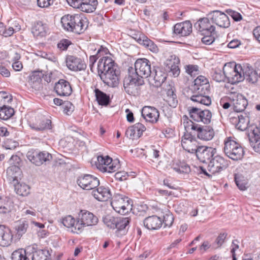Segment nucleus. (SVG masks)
<instances>
[{
    "instance_id": "nucleus-1",
    "label": "nucleus",
    "mask_w": 260,
    "mask_h": 260,
    "mask_svg": "<svg viewBox=\"0 0 260 260\" xmlns=\"http://www.w3.org/2000/svg\"><path fill=\"white\" fill-rule=\"evenodd\" d=\"M247 104V101L241 94L236 92H229V108L232 107L234 111L229 114V119L235 128L241 131L246 130L249 123L248 116L239 114L245 110Z\"/></svg>"
},
{
    "instance_id": "nucleus-2",
    "label": "nucleus",
    "mask_w": 260,
    "mask_h": 260,
    "mask_svg": "<svg viewBox=\"0 0 260 260\" xmlns=\"http://www.w3.org/2000/svg\"><path fill=\"white\" fill-rule=\"evenodd\" d=\"M229 83L234 84L242 81L244 79L249 83H255L258 79L257 72L251 67L243 69L240 64L235 62H229Z\"/></svg>"
},
{
    "instance_id": "nucleus-3",
    "label": "nucleus",
    "mask_w": 260,
    "mask_h": 260,
    "mask_svg": "<svg viewBox=\"0 0 260 260\" xmlns=\"http://www.w3.org/2000/svg\"><path fill=\"white\" fill-rule=\"evenodd\" d=\"M193 83L192 85L193 94L190 97V100L204 105H210L211 99L206 95L209 87L208 79L205 76H199L194 80Z\"/></svg>"
},
{
    "instance_id": "nucleus-4",
    "label": "nucleus",
    "mask_w": 260,
    "mask_h": 260,
    "mask_svg": "<svg viewBox=\"0 0 260 260\" xmlns=\"http://www.w3.org/2000/svg\"><path fill=\"white\" fill-rule=\"evenodd\" d=\"M97 55L98 57H100L98 63L99 74L115 68L114 61L107 48L101 47L97 52Z\"/></svg>"
},
{
    "instance_id": "nucleus-5",
    "label": "nucleus",
    "mask_w": 260,
    "mask_h": 260,
    "mask_svg": "<svg viewBox=\"0 0 260 260\" xmlns=\"http://www.w3.org/2000/svg\"><path fill=\"white\" fill-rule=\"evenodd\" d=\"M99 222L98 217L92 212L87 210H81L77 216V232L82 233L84 228L95 225Z\"/></svg>"
},
{
    "instance_id": "nucleus-6",
    "label": "nucleus",
    "mask_w": 260,
    "mask_h": 260,
    "mask_svg": "<svg viewBox=\"0 0 260 260\" xmlns=\"http://www.w3.org/2000/svg\"><path fill=\"white\" fill-rule=\"evenodd\" d=\"M96 168L103 173H111L116 171L120 166L117 159H113L108 155H99L95 163Z\"/></svg>"
},
{
    "instance_id": "nucleus-7",
    "label": "nucleus",
    "mask_w": 260,
    "mask_h": 260,
    "mask_svg": "<svg viewBox=\"0 0 260 260\" xmlns=\"http://www.w3.org/2000/svg\"><path fill=\"white\" fill-rule=\"evenodd\" d=\"M113 209L120 214H126L132 209V201L127 197L121 194L115 195L111 202Z\"/></svg>"
},
{
    "instance_id": "nucleus-8",
    "label": "nucleus",
    "mask_w": 260,
    "mask_h": 260,
    "mask_svg": "<svg viewBox=\"0 0 260 260\" xmlns=\"http://www.w3.org/2000/svg\"><path fill=\"white\" fill-rule=\"evenodd\" d=\"M143 82L137 74H129L123 80L124 90L129 94H135L138 91V86L143 84Z\"/></svg>"
},
{
    "instance_id": "nucleus-9",
    "label": "nucleus",
    "mask_w": 260,
    "mask_h": 260,
    "mask_svg": "<svg viewBox=\"0 0 260 260\" xmlns=\"http://www.w3.org/2000/svg\"><path fill=\"white\" fill-rule=\"evenodd\" d=\"M181 146L188 153H196L199 149V143L194 136L188 133H184L181 137Z\"/></svg>"
},
{
    "instance_id": "nucleus-10",
    "label": "nucleus",
    "mask_w": 260,
    "mask_h": 260,
    "mask_svg": "<svg viewBox=\"0 0 260 260\" xmlns=\"http://www.w3.org/2000/svg\"><path fill=\"white\" fill-rule=\"evenodd\" d=\"M135 73L132 74H137L141 79L143 77L147 78L151 73V64L150 61L145 58L137 59L135 63Z\"/></svg>"
},
{
    "instance_id": "nucleus-11",
    "label": "nucleus",
    "mask_w": 260,
    "mask_h": 260,
    "mask_svg": "<svg viewBox=\"0 0 260 260\" xmlns=\"http://www.w3.org/2000/svg\"><path fill=\"white\" fill-rule=\"evenodd\" d=\"M244 150L235 138L229 137V158L233 160L242 159Z\"/></svg>"
},
{
    "instance_id": "nucleus-12",
    "label": "nucleus",
    "mask_w": 260,
    "mask_h": 260,
    "mask_svg": "<svg viewBox=\"0 0 260 260\" xmlns=\"http://www.w3.org/2000/svg\"><path fill=\"white\" fill-rule=\"evenodd\" d=\"M78 185L83 189L92 190L99 186V179L93 175H85L80 176L77 180Z\"/></svg>"
},
{
    "instance_id": "nucleus-13",
    "label": "nucleus",
    "mask_w": 260,
    "mask_h": 260,
    "mask_svg": "<svg viewBox=\"0 0 260 260\" xmlns=\"http://www.w3.org/2000/svg\"><path fill=\"white\" fill-rule=\"evenodd\" d=\"M66 64L69 70L74 72L83 71L86 68V64L84 60L74 55L67 57Z\"/></svg>"
},
{
    "instance_id": "nucleus-14",
    "label": "nucleus",
    "mask_w": 260,
    "mask_h": 260,
    "mask_svg": "<svg viewBox=\"0 0 260 260\" xmlns=\"http://www.w3.org/2000/svg\"><path fill=\"white\" fill-rule=\"evenodd\" d=\"M141 114L144 119L151 123H156L159 117L158 110L151 106H144L142 109Z\"/></svg>"
},
{
    "instance_id": "nucleus-15",
    "label": "nucleus",
    "mask_w": 260,
    "mask_h": 260,
    "mask_svg": "<svg viewBox=\"0 0 260 260\" xmlns=\"http://www.w3.org/2000/svg\"><path fill=\"white\" fill-rule=\"evenodd\" d=\"M100 75L103 81L109 86L115 87L119 83V75L115 68L100 74Z\"/></svg>"
},
{
    "instance_id": "nucleus-16",
    "label": "nucleus",
    "mask_w": 260,
    "mask_h": 260,
    "mask_svg": "<svg viewBox=\"0 0 260 260\" xmlns=\"http://www.w3.org/2000/svg\"><path fill=\"white\" fill-rule=\"evenodd\" d=\"M197 28L202 35L215 34V27L208 18L200 19L197 22Z\"/></svg>"
},
{
    "instance_id": "nucleus-17",
    "label": "nucleus",
    "mask_w": 260,
    "mask_h": 260,
    "mask_svg": "<svg viewBox=\"0 0 260 260\" xmlns=\"http://www.w3.org/2000/svg\"><path fill=\"white\" fill-rule=\"evenodd\" d=\"M215 153V148L211 147L200 146L196 154L201 161L207 162L211 160V159Z\"/></svg>"
},
{
    "instance_id": "nucleus-18",
    "label": "nucleus",
    "mask_w": 260,
    "mask_h": 260,
    "mask_svg": "<svg viewBox=\"0 0 260 260\" xmlns=\"http://www.w3.org/2000/svg\"><path fill=\"white\" fill-rule=\"evenodd\" d=\"M225 159L220 156H216L208 165V170L212 175L220 172L225 166Z\"/></svg>"
},
{
    "instance_id": "nucleus-19",
    "label": "nucleus",
    "mask_w": 260,
    "mask_h": 260,
    "mask_svg": "<svg viewBox=\"0 0 260 260\" xmlns=\"http://www.w3.org/2000/svg\"><path fill=\"white\" fill-rule=\"evenodd\" d=\"M192 29L191 23L189 21H185L176 24L174 26V32L180 36L185 37L190 34Z\"/></svg>"
},
{
    "instance_id": "nucleus-20",
    "label": "nucleus",
    "mask_w": 260,
    "mask_h": 260,
    "mask_svg": "<svg viewBox=\"0 0 260 260\" xmlns=\"http://www.w3.org/2000/svg\"><path fill=\"white\" fill-rule=\"evenodd\" d=\"M195 134L198 139L205 141L212 140L214 136V129L207 125H200Z\"/></svg>"
},
{
    "instance_id": "nucleus-21",
    "label": "nucleus",
    "mask_w": 260,
    "mask_h": 260,
    "mask_svg": "<svg viewBox=\"0 0 260 260\" xmlns=\"http://www.w3.org/2000/svg\"><path fill=\"white\" fill-rule=\"evenodd\" d=\"M54 90L60 96H68L71 94L72 89L69 82L60 79L55 84Z\"/></svg>"
},
{
    "instance_id": "nucleus-22",
    "label": "nucleus",
    "mask_w": 260,
    "mask_h": 260,
    "mask_svg": "<svg viewBox=\"0 0 260 260\" xmlns=\"http://www.w3.org/2000/svg\"><path fill=\"white\" fill-rule=\"evenodd\" d=\"M92 195L97 200L105 202L111 198V193L108 187L100 186L96 189H93Z\"/></svg>"
},
{
    "instance_id": "nucleus-23",
    "label": "nucleus",
    "mask_w": 260,
    "mask_h": 260,
    "mask_svg": "<svg viewBox=\"0 0 260 260\" xmlns=\"http://www.w3.org/2000/svg\"><path fill=\"white\" fill-rule=\"evenodd\" d=\"M179 63V58L175 55L170 56L166 61L167 70L171 72L175 77L178 76L180 74Z\"/></svg>"
},
{
    "instance_id": "nucleus-24",
    "label": "nucleus",
    "mask_w": 260,
    "mask_h": 260,
    "mask_svg": "<svg viewBox=\"0 0 260 260\" xmlns=\"http://www.w3.org/2000/svg\"><path fill=\"white\" fill-rule=\"evenodd\" d=\"M13 235L11 230L5 226L0 225V245L3 247L8 246L12 241Z\"/></svg>"
},
{
    "instance_id": "nucleus-25",
    "label": "nucleus",
    "mask_w": 260,
    "mask_h": 260,
    "mask_svg": "<svg viewBox=\"0 0 260 260\" xmlns=\"http://www.w3.org/2000/svg\"><path fill=\"white\" fill-rule=\"evenodd\" d=\"M210 15L212 22L221 27L226 28L228 16L225 13L219 11H214Z\"/></svg>"
},
{
    "instance_id": "nucleus-26",
    "label": "nucleus",
    "mask_w": 260,
    "mask_h": 260,
    "mask_svg": "<svg viewBox=\"0 0 260 260\" xmlns=\"http://www.w3.org/2000/svg\"><path fill=\"white\" fill-rule=\"evenodd\" d=\"M162 224L161 219L156 215L149 216L144 220V226L150 230L160 229Z\"/></svg>"
},
{
    "instance_id": "nucleus-27",
    "label": "nucleus",
    "mask_w": 260,
    "mask_h": 260,
    "mask_svg": "<svg viewBox=\"0 0 260 260\" xmlns=\"http://www.w3.org/2000/svg\"><path fill=\"white\" fill-rule=\"evenodd\" d=\"M79 17L69 14L65 15L61 18V23L62 27L66 30L71 31L73 30V23L79 22Z\"/></svg>"
},
{
    "instance_id": "nucleus-28",
    "label": "nucleus",
    "mask_w": 260,
    "mask_h": 260,
    "mask_svg": "<svg viewBox=\"0 0 260 260\" xmlns=\"http://www.w3.org/2000/svg\"><path fill=\"white\" fill-rule=\"evenodd\" d=\"M7 178L11 182L18 181L22 172L20 168L16 165L9 167L6 170Z\"/></svg>"
},
{
    "instance_id": "nucleus-29",
    "label": "nucleus",
    "mask_w": 260,
    "mask_h": 260,
    "mask_svg": "<svg viewBox=\"0 0 260 260\" xmlns=\"http://www.w3.org/2000/svg\"><path fill=\"white\" fill-rule=\"evenodd\" d=\"M146 129L145 126L140 122L136 123L132 126L130 127L127 131L130 137L133 138H140Z\"/></svg>"
},
{
    "instance_id": "nucleus-30",
    "label": "nucleus",
    "mask_w": 260,
    "mask_h": 260,
    "mask_svg": "<svg viewBox=\"0 0 260 260\" xmlns=\"http://www.w3.org/2000/svg\"><path fill=\"white\" fill-rule=\"evenodd\" d=\"M61 222L64 226L70 229L72 233L76 234H81L80 232H77L78 229H76L77 218L75 219L71 215H67L62 218Z\"/></svg>"
},
{
    "instance_id": "nucleus-31",
    "label": "nucleus",
    "mask_w": 260,
    "mask_h": 260,
    "mask_svg": "<svg viewBox=\"0 0 260 260\" xmlns=\"http://www.w3.org/2000/svg\"><path fill=\"white\" fill-rule=\"evenodd\" d=\"M42 73L40 71H34L29 76L27 82L28 86L32 89H36L38 88L41 82V77Z\"/></svg>"
},
{
    "instance_id": "nucleus-32",
    "label": "nucleus",
    "mask_w": 260,
    "mask_h": 260,
    "mask_svg": "<svg viewBox=\"0 0 260 260\" xmlns=\"http://www.w3.org/2000/svg\"><path fill=\"white\" fill-rule=\"evenodd\" d=\"M48 31V27L46 24L42 22L35 23L31 29L33 35L37 37H43L46 36Z\"/></svg>"
},
{
    "instance_id": "nucleus-33",
    "label": "nucleus",
    "mask_w": 260,
    "mask_h": 260,
    "mask_svg": "<svg viewBox=\"0 0 260 260\" xmlns=\"http://www.w3.org/2000/svg\"><path fill=\"white\" fill-rule=\"evenodd\" d=\"M13 207V202L8 197L0 194V213L9 212Z\"/></svg>"
},
{
    "instance_id": "nucleus-34",
    "label": "nucleus",
    "mask_w": 260,
    "mask_h": 260,
    "mask_svg": "<svg viewBox=\"0 0 260 260\" xmlns=\"http://www.w3.org/2000/svg\"><path fill=\"white\" fill-rule=\"evenodd\" d=\"M74 16H78V17H79V19L80 21L79 22H75V23H73V30L72 31L80 34L84 32L87 28V21L86 19L81 15L75 14L74 15Z\"/></svg>"
},
{
    "instance_id": "nucleus-35",
    "label": "nucleus",
    "mask_w": 260,
    "mask_h": 260,
    "mask_svg": "<svg viewBox=\"0 0 260 260\" xmlns=\"http://www.w3.org/2000/svg\"><path fill=\"white\" fill-rule=\"evenodd\" d=\"M172 168L179 174H187L190 171V167L186 162L179 160L174 161Z\"/></svg>"
},
{
    "instance_id": "nucleus-36",
    "label": "nucleus",
    "mask_w": 260,
    "mask_h": 260,
    "mask_svg": "<svg viewBox=\"0 0 260 260\" xmlns=\"http://www.w3.org/2000/svg\"><path fill=\"white\" fill-rule=\"evenodd\" d=\"M182 121L183 125L186 131L185 133H188L190 134L193 133L195 134L200 126V125L193 122L185 115L183 116Z\"/></svg>"
},
{
    "instance_id": "nucleus-37",
    "label": "nucleus",
    "mask_w": 260,
    "mask_h": 260,
    "mask_svg": "<svg viewBox=\"0 0 260 260\" xmlns=\"http://www.w3.org/2000/svg\"><path fill=\"white\" fill-rule=\"evenodd\" d=\"M34 246H28L26 249H19L14 251L12 254V260H29L26 256V251L34 249Z\"/></svg>"
},
{
    "instance_id": "nucleus-38",
    "label": "nucleus",
    "mask_w": 260,
    "mask_h": 260,
    "mask_svg": "<svg viewBox=\"0 0 260 260\" xmlns=\"http://www.w3.org/2000/svg\"><path fill=\"white\" fill-rule=\"evenodd\" d=\"M51 121L49 119H38L36 122L32 123L30 126L32 128L37 131H44L51 128Z\"/></svg>"
},
{
    "instance_id": "nucleus-39",
    "label": "nucleus",
    "mask_w": 260,
    "mask_h": 260,
    "mask_svg": "<svg viewBox=\"0 0 260 260\" xmlns=\"http://www.w3.org/2000/svg\"><path fill=\"white\" fill-rule=\"evenodd\" d=\"M98 5L97 0H83L80 9L86 13L92 12L95 10Z\"/></svg>"
},
{
    "instance_id": "nucleus-40",
    "label": "nucleus",
    "mask_w": 260,
    "mask_h": 260,
    "mask_svg": "<svg viewBox=\"0 0 260 260\" xmlns=\"http://www.w3.org/2000/svg\"><path fill=\"white\" fill-rule=\"evenodd\" d=\"M169 88H166V96H165V101L167 103L172 107H175L177 104V100L176 95L174 93V90L169 85Z\"/></svg>"
},
{
    "instance_id": "nucleus-41",
    "label": "nucleus",
    "mask_w": 260,
    "mask_h": 260,
    "mask_svg": "<svg viewBox=\"0 0 260 260\" xmlns=\"http://www.w3.org/2000/svg\"><path fill=\"white\" fill-rule=\"evenodd\" d=\"M16 193L22 197L28 196L30 193V187L28 185L23 183H18L14 185Z\"/></svg>"
},
{
    "instance_id": "nucleus-42",
    "label": "nucleus",
    "mask_w": 260,
    "mask_h": 260,
    "mask_svg": "<svg viewBox=\"0 0 260 260\" xmlns=\"http://www.w3.org/2000/svg\"><path fill=\"white\" fill-rule=\"evenodd\" d=\"M14 114L13 108L6 106H2L0 108V118L4 120L10 119Z\"/></svg>"
},
{
    "instance_id": "nucleus-43",
    "label": "nucleus",
    "mask_w": 260,
    "mask_h": 260,
    "mask_svg": "<svg viewBox=\"0 0 260 260\" xmlns=\"http://www.w3.org/2000/svg\"><path fill=\"white\" fill-rule=\"evenodd\" d=\"M96 100L101 105H107L109 102V96L99 89L94 90Z\"/></svg>"
},
{
    "instance_id": "nucleus-44",
    "label": "nucleus",
    "mask_w": 260,
    "mask_h": 260,
    "mask_svg": "<svg viewBox=\"0 0 260 260\" xmlns=\"http://www.w3.org/2000/svg\"><path fill=\"white\" fill-rule=\"evenodd\" d=\"M166 78L167 75L165 73L162 72L160 69L156 70L153 77L155 86L156 87L161 86Z\"/></svg>"
},
{
    "instance_id": "nucleus-45",
    "label": "nucleus",
    "mask_w": 260,
    "mask_h": 260,
    "mask_svg": "<svg viewBox=\"0 0 260 260\" xmlns=\"http://www.w3.org/2000/svg\"><path fill=\"white\" fill-rule=\"evenodd\" d=\"M32 253V260H50L48 251L40 249Z\"/></svg>"
},
{
    "instance_id": "nucleus-46",
    "label": "nucleus",
    "mask_w": 260,
    "mask_h": 260,
    "mask_svg": "<svg viewBox=\"0 0 260 260\" xmlns=\"http://www.w3.org/2000/svg\"><path fill=\"white\" fill-rule=\"evenodd\" d=\"M141 45L153 53H157L158 51L157 45L147 36Z\"/></svg>"
},
{
    "instance_id": "nucleus-47",
    "label": "nucleus",
    "mask_w": 260,
    "mask_h": 260,
    "mask_svg": "<svg viewBox=\"0 0 260 260\" xmlns=\"http://www.w3.org/2000/svg\"><path fill=\"white\" fill-rule=\"evenodd\" d=\"M188 111L190 117L194 121L199 122L201 120V116L203 110L195 107H189L188 109Z\"/></svg>"
},
{
    "instance_id": "nucleus-48",
    "label": "nucleus",
    "mask_w": 260,
    "mask_h": 260,
    "mask_svg": "<svg viewBox=\"0 0 260 260\" xmlns=\"http://www.w3.org/2000/svg\"><path fill=\"white\" fill-rule=\"evenodd\" d=\"M117 217L111 214H107L103 217V220L105 224L111 229H115L116 227Z\"/></svg>"
},
{
    "instance_id": "nucleus-49",
    "label": "nucleus",
    "mask_w": 260,
    "mask_h": 260,
    "mask_svg": "<svg viewBox=\"0 0 260 260\" xmlns=\"http://www.w3.org/2000/svg\"><path fill=\"white\" fill-rule=\"evenodd\" d=\"M27 157L32 164L37 165H41V161L39 157V152L36 151H30L27 152Z\"/></svg>"
},
{
    "instance_id": "nucleus-50",
    "label": "nucleus",
    "mask_w": 260,
    "mask_h": 260,
    "mask_svg": "<svg viewBox=\"0 0 260 260\" xmlns=\"http://www.w3.org/2000/svg\"><path fill=\"white\" fill-rule=\"evenodd\" d=\"M28 226V224L26 221H18L15 226V230L17 232V234L19 235H22L26 232Z\"/></svg>"
},
{
    "instance_id": "nucleus-51",
    "label": "nucleus",
    "mask_w": 260,
    "mask_h": 260,
    "mask_svg": "<svg viewBox=\"0 0 260 260\" xmlns=\"http://www.w3.org/2000/svg\"><path fill=\"white\" fill-rule=\"evenodd\" d=\"M130 219L128 217L117 218L116 220V227L118 230H122L125 228L129 223Z\"/></svg>"
},
{
    "instance_id": "nucleus-52",
    "label": "nucleus",
    "mask_w": 260,
    "mask_h": 260,
    "mask_svg": "<svg viewBox=\"0 0 260 260\" xmlns=\"http://www.w3.org/2000/svg\"><path fill=\"white\" fill-rule=\"evenodd\" d=\"M14 32L13 27H9L6 28L2 22H0V35L5 37L12 36Z\"/></svg>"
},
{
    "instance_id": "nucleus-53",
    "label": "nucleus",
    "mask_w": 260,
    "mask_h": 260,
    "mask_svg": "<svg viewBox=\"0 0 260 260\" xmlns=\"http://www.w3.org/2000/svg\"><path fill=\"white\" fill-rule=\"evenodd\" d=\"M12 96L6 92H0V105L5 106L12 101Z\"/></svg>"
},
{
    "instance_id": "nucleus-54",
    "label": "nucleus",
    "mask_w": 260,
    "mask_h": 260,
    "mask_svg": "<svg viewBox=\"0 0 260 260\" xmlns=\"http://www.w3.org/2000/svg\"><path fill=\"white\" fill-rule=\"evenodd\" d=\"M174 220L173 215L171 213L168 212L164 215L162 222L164 224L165 226L170 228L172 225Z\"/></svg>"
},
{
    "instance_id": "nucleus-55",
    "label": "nucleus",
    "mask_w": 260,
    "mask_h": 260,
    "mask_svg": "<svg viewBox=\"0 0 260 260\" xmlns=\"http://www.w3.org/2000/svg\"><path fill=\"white\" fill-rule=\"evenodd\" d=\"M249 140L250 145L260 142V132L258 129H254L252 133L249 135Z\"/></svg>"
},
{
    "instance_id": "nucleus-56",
    "label": "nucleus",
    "mask_w": 260,
    "mask_h": 260,
    "mask_svg": "<svg viewBox=\"0 0 260 260\" xmlns=\"http://www.w3.org/2000/svg\"><path fill=\"white\" fill-rule=\"evenodd\" d=\"M186 72L191 76L198 75L199 73V67L197 65L188 64L184 67Z\"/></svg>"
},
{
    "instance_id": "nucleus-57",
    "label": "nucleus",
    "mask_w": 260,
    "mask_h": 260,
    "mask_svg": "<svg viewBox=\"0 0 260 260\" xmlns=\"http://www.w3.org/2000/svg\"><path fill=\"white\" fill-rule=\"evenodd\" d=\"M211 117L212 113L209 110H203V112L201 116V120H200L199 122H202L204 123L208 124L210 122Z\"/></svg>"
},
{
    "instance_id": "nucleus-58",
    "label": "nucleus",
    "mask_w": 260,
    "mask_h": 260,
    "mask_svg": "<svg viewBox=\"0 0 260 260\" xmlns=\"http://www.w3.org/2000/svg\"><path fill=\"white\" fill-rule=\"evenodd\" d=\"M239 243L238 240H234L232 242L230 246V252L232 254V260H237L235 252L239 250Z\"/></svg>"
},
{
    "instance_id": "nucleus-59",
    "label": "nucleus",
    "mask_w": 260,
    "mask_h": 260,
    "mask_svg": "<svg viewBox=\"0 0 260 260\" xmlns=\"http://www.w3.org/2000/svg\"><path fill=\"white\" fill-rule=\"evenodd\" d=\"M131 37L141 45L146 36L141 32L137 31L133 33L131 35Z\"/></svg>"
},
{
    "instance_id": "nucleus-60",
    "label": "nucleus",
    "mask_w": 260,
    "mask_h": 260,
    "mask_svg": "<svg viewBox=\"0 0 260 260\" xmlns=\"http://www.w3.org/2000/svg\"><path fill=\"white\" fill-rule=\"evenodd\" d=\"M39 157L41 161V165L44 162L50 160L51 158V155L46 151L39 152Z\"/></svg>"
},
{
    "instance_id": "nucleus-61",
    "label": "nucleus",
    "mask_w": 260,
    "mask_h": 260,
    "mask_svg": "<svg viewBox=\"0 0 260 260\" xmlns=\"http://www.w3.org/2000/svg\"><path fill=\"white\" fill-rule=\"evenodd\" d=\"M63 113L67 115H70L74 110L73 104L69 102H65L62 105Z\"/></svg>"
},
{
    "instance_id": "nucleus-62",
    "label": "nucleus",
    "mask_w": 260,
    "mask_h": 260,
    "mask_svg": "<svg viewBox=\"0 0 260 260\" xmlns=\"http://www.w3.org/2000/svg\"><path fill=\"white\" fill-rule=\"evenodd\" d=\"M55 0H37L38 6L42 8H47L53 5Z\"/></svg>"
},
{
    "instance_id": "nucleus-63",
    "label": "nucleus",
    "mask_w": 260,
    "mask_h": 260,
    "mask_svg": "<svg viewBox=\"0 0 260 260\" xmlns=\"http://www.w3.org/2000/svg\"><path fill=\"white\" fill-rule=\"evenodd\" d=\"M204 37L202 39V42L206 45H210L214 41L215 34L202 35Z\"/></svg>"
},
{
    "instance_id": "nucleus-64",
    "label": "nucleus",
    "mask_w": 260,
    "mask_h": 260,
    "mask_svg": "<svg viewBox=\"0 0 260 260\" xmlns=\"http://www.w3.org/2000/svg\"><path fill=\"white\" fill-rule=\"evenodd\" d=\"M128 177V175L127 172L125 171L117 172L115 174V178L116 180L122 181L126 180Z\"/></svg>"
}]
</instances>
